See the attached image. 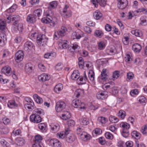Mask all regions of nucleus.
<instances>
[{"label": "nucleus", "mask_w": 147, "mask_h": 147, "mask_svg": "<svg viewBox=\"0 0 147 147\" xmlns=\"http://www.w3.org/2000/svg\"><path fill=\"white\" fill-rule=\"evenodd\" d=\"M121 91L122 94H126L127 92V86H125L121 87Z\"/></svg>", "instance_id": "61"}, {"label": "nucleus", "mask_w": 147, "mask_h": 147, "mask_svg": "<svg viewBox=\"0 0 147 147\" xmlns=\"http://www.w3.org/2000/svg\"><path fill=\"white\" fill-rule=\"evenodd\" d=\"M34 112L35 113V114L36 115H44V113L43 110L41 109H37L34 110Z\"/></svg>", "instance_id": "39"}, {"label": "nucleus", "mask_w": 147, "mask_h": 147, "mask_svg": "<svg viewBox=\"0 0 147 147\" xmlns=\"http://www.w3.org/2000/svg\"><path fill=\"white\" fill-rule=\"evenodd\" d=\"M71 115L70 113L68 111H65L64 114H62L61 118L63 120H66L71 117Z\"/></svg>", "instance_id": "25"}, {"label": "nucleus", "mask_w": 147, "mask_h": 147, "mask_svg": "<svg viewBox=\"0 0 147 147\" xmlns=\"http://www.w3.org/2000/svg\"><path fill=\"white\" fill-rule=\"evenodd\" d=\"M33 47V45L31 42L30 41H27L24 45V49L25 51H28L32 49Z\"/></svg>", "instance_id": "16"}, {"label": "nucleus", "mask_w": 147, "mask_h": 147, "mask_svg": "<svg viewBox=\"0 0 147 147\" xmlns=\"http://www.w3.org/2000/svg\"><path fill=\"white\" fill-rule=\"evenodd\" d=\"M80 124L82 125H86L89 124L88 119L85 117H83L79 119Z\"/></svg>", "instance_id": "30"}, {"label": "nucleus", "mask_w": 147, "mask_h": 147, "mask_svg": "<svg viewBox=\"0 0 147 147\" xmlns=\"http://www.w3.org/2000/svg\"><path fill=\"white\" fill-rule=\"evenodd\" d=\"M102 133V131L101 129L97 128L95 129L94 130L93 132V134L94 133L97 135L101 134Z\"/></svg>", "instance_id": "52"}, {"label": "nucleus", "mask_w": 147, "mask_h": 147, "mask_svg": "<svg viewBox=\"0 0 147 147\" xmlns=\"http://www.w3.org/2000/svg\"><path fill=\"white\" fill-rule=\"evenodd\" d=\"M105 136L106 138L109 139H112L113 138V135L109 132H107L105 133Z\"/></svg>", "instance_id": "55"}, {"label": "nucleus", "mask_w": 147, "mask_h": 147, "mask_svg": "<svg viewBox=\"0 0 147 147\" xmlns=\"http://www.w3.org/2000/svg\"><path fill=\"white\" fill-rule=\"evenodd\" d=\"M21 133V131L19 129H18L15 131H13L11 134V136H12L15 137L17 135H19Z\"/></svg>", "instance_id": "50"}, {"label": "nucleus", "mask_w": 147, "mask_h": 147, "mask_svg": "<svg viewBox=\"0 0 147 147\" xmlns=\"http://www.w3.org/2000/svg\"><path fill=\"white\" fill-rule=\"evenodd\" d=\"M51 21V19L49 18H44L42 19V22L45 23H48Z\"/></svg>", "instance_id": "57"}, {"label": "nucleus", "mask_w": 147, "mask_h": 147, "mask_svg": "<svg viewBox=\"0 0 147 147\" xmlns=\"http://www.w3.org/2000/svg\"><path fill=\"white\" fill-rule=\"evenodd\" d=\"M71 12L70 10H68L66 13H63V15L65 18H68L71 16Z\"/></svg>", "instance_id": "59"}, {"label": "nucleus", "mask_w": 147, "mask_h": 147, "mask_svg": "<svg viewBox=\"0 0 147 147\" xmlns=\"http://www.w3.org/2000/svg\"><path fill=\"white\" fill-rule=\"evenodd\" d=\"M65 103L63 101H59L57 102L55 109L57 112H61L64 109L65 107Z\"/></svg>", "instance_id": "6"}, {"label": "nucleus", "mask_w": 147, "mask_h": 147, "mask_svg": "<svg viewBox=\"0 0 147 147\" xmlns=\"http://www.w3.org/2000/svg\"><path fill=\"white\" fill-rule=\"evenodd\" d=\"M69 129L68 128H66L65 131H62L60 133H57V136L59 138L63 139L69 134Z\"/></svg>", "instance_id": "12"}, {"label": "nucleus", "mask_w": 147, "mask_h": 147, "mask_svg": "<svg viewBox=\"0 0 147 147\" xmlns=\"http://www.w3.org/2000/svg\"><path fill=\"white\" fill-rule=\"evenodd\" d=\"M32 65L30 63H27L25 67V70L27 73H30L32 72Z\"/></svg>", "instance_id": "24"}, {"label": "nucleus", "mask_w": 147, "mask_h": 147, "mask_svg": "<svg viewBox=\"0 0 147 147\" xmlns=\"http://www.w3.org/2000/svg\"><path fill=\"white\" fill-rule=\"evenodd\" d=\"M76 139L75 136L73 134H71L66 137V141L70 143L73 142Z\"/></svg>", "instance_id": "23"}, {"label": "nucleus", "mask_w": 147, "mask_h": 147, "mask_svg": "<svg viewBox=\"0 0 147 147\" xmlns=\"http://www.w3.org/2000/svg\"><path fill=\"white\" fill-rule=\"evenodd\" d=\"M50 79V76L44 73L38 77V79L40 81L45 82Z\"/></svg>", "instance_id": "11"}, {"label": "nucleus", "mask_w": 147, "mask_h": 147, "mask_svg": "<svg viewBox=\"0 0 147 147\" xmlns=\"http://www.w3.org/2000/svg\"><path fill=\"white\" fill-rule=\"evenodd\" d=\"M103 34V33L101 31L96 30L95 31L94 35L96 37H98L99 38H101Z\"/></svg>", "instance_id": "34"}, {"label": "nucleus", "mask_w": 147, "mask_h": 147, "mask_svg": "<svg viewBox=\"0 0 147 147\" xmlns=\"http://www.w3.org/2000/svg\"><path fill=\"white\" fill-rule=\"evenodd\" d=\"M118 116L120 117L122 119H124L125 116V112L123 110H120L117 113Z\"/></svg>", "instance_id": "43"}, {"label": "nucleus", "mask_w": 147, "mask_h": 147, "mask_svg": "<svg viewBox=\"0 0 147 147\" xmlns=\"http://www.w3.org/2000/svg\"><path fill=\"white\" fill-rule=\"evenodd\" d=\"M60 45L61 46L62 49H66L68 47V42L67 40H62L61 43L59 44V45Z\"/></svg>", "instance_id": "32"}, {"label": "nucleus", "mask_w": 147, "mask_h": 147, "mask_svg": "<svg viewBox=\"0 0 147 147\" xmlns=\"http://www.w3.org/2000/svg\"><path fill=\"white\" fill-rule=\"evenodd\" d=\"M57 3L56 1H54L50 3L48 7L49 9L55 8L57 6Z\"/></svg>", "instance_id": "37"}, {"label": "nucleus", "mask_w": 147, "mask_h": 147, "mask_svg": "<svg viewBox=\"0 0 147 147\" xmlns=\"http://www.w3.org/2000/svg\"><path fill=\"white\" fill-rule=\"evenodd\" d=\"M5 34L1 33L0 34V46H3L4 45L5 39H6Z\"/></svg>", "instance_id": "29"}, {"label": "nucleus", "mask_w": 147, "mask_h": 147, "mask_svg": "<svg viewBox=\"0 0 147 147\" xmlns=\"http://www.w3.org/2000/svg\"><path fill=\"white\" fill-rule=\"evenodd\" d=\"M118 7L121 9H125L127 5V0H117Z\"/></svg>", "instance_id": "8"}, {"label": "nucleus", "mask_w": 147, "mask_h": 147, "mask_svg": "<svg viewBox=\"0 0 147 147\" xmlns=\"http://www.w3.org/2000/svg\"><path fill=\"white\" fill-rule=\"evenodd\" d=\"M16 8V4H13L10 8L6 10L5 12V14H7V13H9V12H13Z\"/></svg>", "instance_id": "35"}, {"label": "nucleus", "mask_w": 147, "mask_h": 147, "mask_svg": "<svg viewBox=\"0 0 147 147\" xmlns=\"http://www.w3.org/2000/svg\"><path fill=\"white\" fill-rule=\"evenodd\" d=\"M71 78L74 80H77L78 79L80 80V74L78 71H74L71 75Z\"/></svg>", "instance_id": "18"}, {"label": "nucleus", "mask_w": 147, "mask_h": 147, "mask_svg": "<svg viewBox=\"0 0 147 147\" xmlns=\"http://www.w3.org/2000/svg\"><path fill=\"white\" fill-rule=\"evenodd\" d=\"M17 144L20 146L23 145L25 143L24 140L21 137L18 138L17 139Z\"/></svg>", "instance_id": "38"}, {"label": "nucleus", "mask_w": 147, "mask_h": 147, "mask_svg": "<svg viewBox=\"0 0 147 147\" xmlns=\"http://www.w3.org/2000/svg\"><path fill=\"white\" fill-rule=\"evenodd\" d=\"M24 54L22 51H18L16 54L15 57L17 60L19 61H21L23 59Z\"/></svg>", "instance_id": "14"}, {"label": "nucleus", "mask_w": 147, "mask_h": 147, "mask_svg": "<svg viewBox=\"0 0 147 147\" xmlns=\"http://www.w3.org/2000/svg\"><path fill=\"white\" fill-rule=\"evenodd\" d=\"M5 27V22L3 20H0V30H3Z\"/></svg>", "instance_id": "44"}, {"label": "nucleus", "mask_w": 147, "mask_h": 147, "mask_svg": "<svg viewBox=\"0 0 147 147\" xmlns=\"http://www.w3.org/2000/svg\"><path fill=\"white\" fill-rule=\"evenodd\" d=\"M120 126L123 128L122 135L125 138H127L129 136L128 129L130 127L129 125L126 123L122 122L120 123Z\"/></svg>", "instance_id": "1"}, {"label": "nucleus", "mask_w": 147, "mask_h": 147, "mask_svg": "<svg viewBox=\"0 0 147 147\" xmlns=\"http://www.w3.org/2000/svg\"><path fill=\"white\" fill-rule=\"evenodd\" d=\"M96 97L100 99H105L108 97V93L106 91H100L96 94Z\"/></svg>", "instance_id": "5"}, {"label": "nucleus", "mask_w": 147, "mask_h": 147, "mask_svg": "<svg viewBox=\"0 0 147 147\" xmlns=\"http://www.w3.org/2000/svg\"><path fill=\"white\" fill-rule=\"evenodd\" d=\"M83 131V129L81 127H79L77 129V132L78 134H80V136L82 138H84L85 137L87 139H88L87 138L88 136L85 133H84V134L82 133L80 134V132Z\"/></svg>", "instance_id": "27"}, {"label": "nucleus", "mask_w": 147, "mask_h": 147, "mask_svg": "<svg viewBox=\"0 0 147 147\" xmlns=\"http://www.w3.org/2000/svg\"><path fill=\"white\" fill-rule=\"evenodd\" d=\"M67 31V28L64 26H61V29L57 31V34L60 36H63L65 35L66 32Z\"/></svg>", "instance_id": "15"}, {"label": "nucleus", "mask_w": 147, "mask_h": 147, "mask_svg": "<svg viewBox=\"0 0 147 147\" xmlns=\"http://www.w3.org/2000/svg\"><path fill=\"white\" fill-rule=\"evenodd\" d=\"M98 121L102 123H104L106 122V118L103 117H100L98 119Z\"/></svg>", "instance_id": "60"}, {"label": "nucleus", "mask_w": 147, "mask_h": 147, "mask_svg": "<svg viewBox=\"0 0 147 147\" xmlns=\"http://www.w3.org/2000/svg\"><path fill=\"white\" fill-rule=\"evenodd\" d=\"M139 102L140 103H145L146 101V100L145 98L143 96H140L138 98Z\"/></svg>", "instance_id": "47"}, {"label": "nucleus", "mask_w": 147, "mask_h": 147, "mask_svg": "<svg viewBox=\"0 0 147 147\" xmlns=\"http://www.w3.org/2000/svg\"><path fill=\"white\" fill-rule=\"evenodd\" d=\"M75 124V122L72 120H69L68 121L67 125L69 127H73Z\"/></svg>", "instance_id": "58"}, {"label": "nucleus", "mask_w": 147, "mask_h": 147, "mask_svg": "<svg viewBox=\"0 0 147 147\" xmlns=\"http://www.w3.org/2000/svg\"><path fill=\"white\" fill-rule=\"evenodd\" d=\"M49 144L53 147H61V142L56 139H52L48 140Z\"/></svg>", "instance_id": "4"}, {"label": "nucleus", "mask_w": 147, "mask_h": 147, "mask_svg": "<svg viewBox=\"0 0 147 147\" xmlns=\"http://www.w3.org/2000/svg\"><path fill=\"white\" fill-rule=\"evenodd\" d=\"M42 12V10L40 9H38L35 10L34 11V13L35 16H37L39 17L41 15Z\"/></svg>", "instance_id": "54"}, {"label": "nucleus", "mask_w": 147, "mask_h": 147, "mask_svg": "<svg viewBox=\"0 0 147 147\" xmlns=\"http://www.w3.org/2000/svg\"><path fill=\"white\" fill-rule=\"evenodd\" d=\"M79 46L76 44H73V46H70L68 48V50L71 52L78 51Z\"/></svg>", "instance_id": "13"}, {"label": "nucleus", "mask_w": 147, "mask_h": 147, "mask_svg": "<svg viewBox=\"0 0 147 147\" xmlns=\"http://www.w3.org/2000/svg\"><path fill=\"white\" fill-rule=\"evenodd\" d=\"M34 99L38 103L41 104L42 103V99L36 94H34L33 96Z\"/></svg>", "instance_id": "28"}, {"label": "nucleus", "mask_w": 147, "mask_h": 147, "mask_svg": "<svg viewBox=\"0 0 147 147\" xmlns=\"http://www.w3.org/2000/svg\"><path fill=\"white\" fill-rule=\"evenodd\" d=\"M119 71H114L113 74L112 79L114 80L117 79L119 76Z\"/></svg>", "instance_id": "42"}, {"label": "nucleus", "mask_w": 147, "mask_h": 147, "mask_svg": "<svg viewBox=\"0 0 147 147\" xmlns=\"http://www.w3.org/2000/svg\"><path fill=\"white\" fill-rule=\"evenodd\" d=\"M13 27L15 31L19 30L21 32L23 29V26L22 23H19L18 21H16L13 23Z\"/></svg>", "instance_id": "9"}, {"label": "nucleus", "mask_w": 147, "mask_h": 147, "mask_svg": "<svg viewBox=\"0 0 147 147\" xmlns=\"http://www.w3.org/2000/svg\"><path fill=\"white\" fill-rule=\"evenodd\" d=\"M38 127L41 130L43 131L45 129V125L44 123H40L38 125Z\"/></svg>", "instance_id": "63"}, {"label": "nucleus", "mask_w": 147, "mask_h": 147, "mask_svg": "<svg viewBox=\"0 0 147 147\" xmlns=\"http://www.w3.org/2000/svg\"><path fill=\"white\" fill-rule=\"evenodd\" d=\"M105 88L107 89L108 88L111 89V90L112 91V92H111L113 95H115L118 92V91L116 87L113 86L111 85H106L105 86Z\"/></svg>", "instance_id": "19"}, {"label": "nucleus", "mask_w": 147, "mask_h": 147, "mask_svg": "<svg viewBox=\"0 0 147 147\" xmlns=\"http://www.w3.org/2000/svg\"><path fill=\"white\" fill-rule=\"evenodd\" d=\"M2 73L7 76H10L12 72L11 67L8 66H6L3 67L1 69Z\"/></svg>", "instance_id": "10"}, {"label": "nucleus", "mask_w": 147, "mask_h": 147, "mask_svg": "<svg viewBox=\"0 0 147 147\" xmlns=\"http://www.w3.org/2000/svg\"><path fill=\"white\" fill-rule=\"evenodd\" d=\"M63 67V66L61 63H58L56 65L55 69L57 71H60L62 69Z\"/></svg>", "instance_id": "51"}, {"label": "nucleus", "mask_w": 147, "mask_h": 147, "mask_svg": "<svg viewBox=\"0 0 147 147\" xmlns=\"http://www.w3.org/2000/svg\"><path fill=\"white\" fill-rule=\"evenodd\" d=\"M7 105L9 107L12 108L17 107V105L14 100H11L8 102Z\"/></svg>", "instance_id": "33"}, {"label": "nucleus", "mask_w": 147, "mask_h": 147, "mask_svg": "<svg viewBox=\"0 0 147 147\" xmlns=\"http://www.w3.org/2000/svg\"><path fill=\"white\" fill-rule=\"evenodd\" d=\"M88 80V77L86 76L85 71H84L83 76H80V81L82 83H85Z\"/></svg>", "instance_id": "22"}, {"label": "nucleus", "mask_w": 147, "mask_h": 147, "mask_svg": "<svg viewBox=\"0 0 147 147\" xmlns=\"http://www.w3.org/2000/svg\"><path fill=\"white\" fill-rule=\"evenodd\" d=\"M60 128V126L58 124H56L54 125L53 127H51L52 130L53 131L55 132L58 131Z\"/></svg>", "instance_id": "48"}, {"label": "nucleus", "mask_w": 147, "mask_h": 147, "mask_svg": "<svg viewBox=\"0 0 147 147\" xmlns=\"http://www.w3.org/2000/svg\"><path fill=\"white\" fill-rule=\"evenodd\" d=\"M63 88V86L62 84H59L57 85L54 88L55 91L57 93L60 91Z\"/></svg>", "instance_id": "31"}, {"label": "nucleus", "mask_w": 147, "mask_h": 147, "mask_svg": "<svg viewBox=\"0 0 147 147\" xmlns=\"http://www.w3.org/2000/svg\"><path fill=\"white\" fill-rule=\"evenodd\" d=\"M106 0H97L98 3L102 7H104L106 4Z\"/></svg>", "instance_id": "53"}, {"label": "nucleus", "mask_w": 147, "mask_h": 147, "mask_svg": "<svg viewBox=\"0 0 147 147\" xmlns=\"http://www.w3.org/2000/svg\"><path fill=\"white\" fill-rule=\"evenodd\" d=\"M37 41L38 45L43 46L46 44L47 39L43 35L40 34L37 37Z\"/></svg>", "instance_id": "3"}, {"label": "nucleus", "mask_w": 147, "mask_h": 147, "mask_svg": "<svg viewBox=\"0 0 147 147\" xmlns=\"http://www.w3.org/2000/svg\"><path fill=\"white\" fill-rule=\"evenodd\" d=\"M27 21L30 23H34L36 21V17L34 15L29 14L27 18Z\"/></svg>", "instance_id": "17"}, {"label": "nucleus", "mask_w": 147, "mask_h": 147, "mask_svg": "<svg viewBox=\"0 0 147 147\" xmlns=\"http://www.w3.org/2000/svg\"><path fill=\"white\" fill-rule=\"evenodd\" d=\"M109 120L113 123H117L118 121V119L113 116H111L109 117Z\"/></svg>", "instance_id": "41"}, {"label": "nucleus", "mask_w": 147, "mask_h": 147, "mask_svg": "<svg viewBox=\"0 0 147 147\" xmlns=\"http://www.w3.org/2000/svg\"><path fill=\"white\" fill-rule=\"evenodd\" d=\"M30 121L34 123H38L40 122L42 120L41 117L38 115L35 114L31 115L30 117Z\"/></svg>", "instance_id": "7"}, {"label": "nucleus", "mask_w": 147, "mask_h": 147, "mask_svg": "<svg viewBox=\"0 0 147 147\" xmlns=\"http://www.w3.org/2000/svg\"><path fill=\"white\" fill-rule=\"evenodd\" d=\"M82 91L80 89H78L76 90L74 92V95L76 96L78 98L80 95Z\"/></svg>", "instance_id": "64"}, {"label": "nucleus", "mask_w": 147, "mask_h": 147, "mask_svg": "<svg viewBox=\"0 0 147 147\" xmlns=\"http://www.w3.org/2000/svg\"><path fill=\"white\" fill-rule=\"evenodd\" d=\"M138 93V91L137 89L132 90L130 92V94L132 96H134L135 95H137Z\"/></svg>", "instance_id": "62"}, {"label": "nucleus", "mask_w": 147, "mask_h": 147, "mask_svg": "<svg viewBox=\"0 0 147 147\" xmlns=\"http://www.w3.org/2000/svg\"><path fill=\"white\" fill-rule=\"evenodd\" d=\"M35 142H40L42 140V137L40 135H36L35 137Z\"/></svg>", "instance_id": "56"}, {"label": "nucleus", "mask_w": 147, "mask_h": 147, "mask_svg": "<svg viewBox=\"0 0 147 147\" xmlns=\"http://www.w3.org/2000/svg\"><path fill=\"white\" fill-rule=\"evenodd\" d=\"M141 24L143 25L147 24V17L146 16H142L140 18Z\"/></svg>", "instance_id": "40"}, {"label": "nucleus", "mask_w": 147, "mask_h": 147, "mask_svg": "<svg viewBox=\"0 0 147 147\" xmlns=\"http://www.w3.org/2000/svg\"><path fill=\"white\" fill-rule=\"evenodd\" d=\"M94 71L92 70H90L88 73V77L89 79L92 81L94 80Z\"/></svg>", "instance_id": "36"}, {"label": "nucleus", "mask_w": 147, "mask_h": 147, "mask_svg": "<svg viewBox=\"0 0 147 147\" xmlns=\"http://www.w3.org/2000/svg\"><path fill=\"white\" fill-rule=\"evenodd\" d=\"M72 105L75 108H79L81 110L84 109L86 108L84 103L79 99L73 100L72 101Z\"/></svg>", "instance_id": "2"}, {"label": "nucleus", "mask_w": 147, "mask_h": 147, "mask_svg": "<svg viewBox=\"0 0 147 147\" xmlns=\"http://www.w3.org/2000/svg\"><path fill=\"white\" fill-rule=\"evenodd\" d=\"M105 44L104 42L101 41L98 43V48L100 50H102L104 49Z\"/></svg>", "instance_id": "46"}, {"label": "nucleus", "mask_w": 147, "mask_h": 147, "mask_svg": "<svg viewBox=\"0 0 147 147\" xmlns=\"http://www.w3.org/2000/svg\"><path fill=\"white\" fill-rule=\"evenodd\" d=\"M102 14L100 11H96L94 13L93 17L96 20L100 19L102 18Z\"/></svg>", "instance_id": "20"}, {"label": "nucleus", "mask_w": 147, "mask_h": 147, "mask_svg": "<svg viewBox=\"0 0 147 147\" xmlns=\"http://www.w3.org/2000/svg\"><path fill=\"white\" fill-rule=\"evenodd\" d=\"M34 103L32 104L31 103H28L25 104L24 106L26 109H32L33 108L34 105Z\"/></svg>", "instance_id": "45"}, {"label": "nucleus", "mask_w": 147, "mask_h": 147, "mask_svg": "<svg viewBox=\"0 0 147 147\" xmlns=\"http://www.w3.org/2000/svg\"><path fill=\"white\" fill-rule=\"evenodd\" d=\"M134 77L133 74L131 72H129L127 74V78L129 81L133 79Z\"/></svg>", "instance_id": "49"}, {"label": "nucleus", "mask_w": 147, "mask_h": 147, "mask_svg": "<svg viewBox=\"0 0 147 147\" xmlns=\"http://www.w3.org/2000/svg\"><path fill=\"white\" fill-rule=\"evenodd\" d=\"M107 69H103L101 73V79L103 81H106L107 79Z\"/></svg>", "instance_id": "26"}, {"label": "nucleus", "mask_w": 147, "mask_h": 147, "mask_svg": "<svg viewBox=\"0 0 147 147\" xmlns=\"http://www.w3.org/2000/svg\"><path fill=\"white\" fill-rule=\"evenodd\" d=\"M141 45L137 43L134 44L132 46V50L135 52H139L141 49Z\"/></svg>", "instance_id": "21"}]
</instances>
